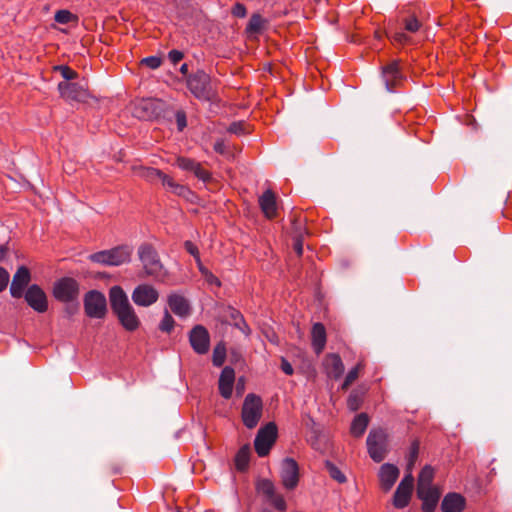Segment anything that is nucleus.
<instances>
[{"label":"nucleus","mask_w":512,"mask_h":512,"mask_svg":"<svg viewBox=\"0 0 512 512\" xmlns=\"http://www.w3.org/2000/svg\"><path fill=\"white\" fill-rule=\"evenodd\" d=\"M235 381V371L230 366L223 368L218 382L219 392L225 399H229L232 395L233 384Z\"/></svg>","instance_id":"obj_21"},{"label":"nucleus","mask_w":512,"mask_h":512,"mask_svg":"<svg viewBox=\"0 0 512 512\" xmlns=\"http://www.w3.org/2000/svg\"><path fill=\"white\" fill-rule=\"evenodd\" d=\"M325 467L329 473V476L334 479L335 481H337L338 483H345L347 478L346 476L344 475V473L335 465L333 464L331 461H326L325 462Z\"/></svg>","instance_id":"obj_35"},{"label":"nucleus","mask_w":512,"mask_h":512,"mask_svg":"<svg viewBox=\"0 0 512 512\" xmlns=\"http://www.w3.org/2000/svg\"><path fill=\"white\" fill-rule=\"evenodd\" d=\"M404 27L406 31L415 33L420 29L421 23L415 16H411L404 20Z\"/></svg>","instance_id":"obj_42"},{"label":"nucleus","mask_w":512,"mask_h":512,"mask_svg":"<svg viewBox=\"0 0 512 512\" xmlns=\"http://www.w3.org/2000/svg\"><path fill=\"white\" fill-rule=\"evenodd\" d=\"M140 175L148 181H154L156 179L163 181V177L166 176L160 170L150 167L141 168Z\"/></svg>","instance_id":"obj_37"},{"label":"nucleus","mask_w":512,"mask_h":512,"mask_svg":"<svg viewBox=\"0 0 512 512\" xmlns=\"http://www.w3.org/2000/svg\"><path fill=\"white\" fill-rule=\"evenodd\" d=\"M259 205L261 210L265 214L267 218H273L276 216L277 204H276V196L273 191L270 189L266 190L259 197Z\"/></svg>","instance_id":"obj_26"},{"label":"nucleus","mask_w":512,"mask_h":512,"mask_svg":"<svg viewBox=\"0 0 512 512\" xmlns=\"http://www.w3.org/2000/svg\"><path fill=\"white\" fill-rule=\"evenodd\" d=\"M116 315L121 325L128 331H134L140 325V320L131 305L120 310Z\"/></svg>","instance_id":"obj_25"},{"label":"nucleus","mask_w":512,"mask_h":512,"mask_svg":"<svg viewBox=\"0 0 512 512\" xmlns=\"http://www.w3.org/2000/svg\"><path fill=\"white\" fill-rule=\"evenodd\" d=\"M235 314L237 315L238 321L234 322V326L237 327L240 331H242L245 335H249L250 329L247 323L245 322L243 316L240 314V312H235Z\"/></svg>","instance_id":"obj_47"},{"label":"nucleus","mask_w":512,"mask_h":512,"mask_svg":"<svg viewBox=\"0 0 512 512\" xmlns=\"http://www.w3.org/2000/svg\"><path fill=\"white\" fill-rule=\"evenodd\" d=\"M294 237V244L293 248L298 256H301L303 254V237L304 236H293Z\"/></svg>","instance_id":"obj_53"},{"label":"nucleus","mask_w":512,"mask_h":512,"mask_svg":"<svg viewBox=\"0 0 512 512\" xmlns=\"http://www.w3.org/2000/svg\"><path fill=\"white\" fill-rule=\"evenodd\" d=\"M175 321L173 317L170 315L168 310H165L163 319L161 320L159 324V329L162 332L170 333L172 329L174 328Z\"/></svg>","instance_id":"obj_39"},{"label":"nucleus","mask_w":512,"mask_h":512,"mask_svg":"<svg viewBox=\"0 0 512 512\" xmlns=\"http://www.w3.org/2000/svg\"><path fill=\"white\" fill-rule=\"evenodd\" d=\"M280 476L286 489H294L299 481V467L292 458H285L281 464Z\"/></svg>","instance_id":"obj_11"},{"label":"nucleus","mask_w":512,"mask_h":512,"mask_svg":"<svg viewBox=\"0 0 512 512\" xmlns=\"http://www.w3.org/2000/svg\"><path fill=\"white\" fill-rule=\"evenodd\" d=\"M65 313L68 316H73L79 311V302L77 300L65 301Z\"/></svg>","instance_id":"obj_48"},{"label":"nucleus","mask_w":512,"mask_h":512,"mask_svg":"<svg viewBox=\"0 0 512 512\" xmlns=\"http://www.w3.org/2000/svg\"><path fill=\"white\" fill-rule=\"evenodd\" d=\"M250 453L249 445H244L239 449L235 456V466L237 470L241 472L246 471L249 464Z\"/></svg>","instance_id":"obj_32"},{"label":"nucleus","mask_w":512,"mask_h":512,"mask_svg":"<svg viewBox=\"0 0 512 512\" xmlns=\"http://www.w3.org/2000/svg\"><path fill=\"white\" fill-rule=\"evenodd\" d=\"M262 407V400L259 396L250 393L245 397L242 406V420L248 429L257 426L262 416Z\"/></svg>","instance_id":"obj_4"},{"label":"nucleus","mask_w":512,"mask_h":512,"mask_svg":"<svg viewBox=\"0 0 512 512\" xmlns=\"http://www.w3.org/2000/svg\"><path fill=\"white\" fill-rule=\"evenodd\" d=\"M228 131L230 133H233L236 135H241V134L245 133L244 123L243 122H234L229 126Z\"/></svg>","instance_id":"obj_50"},{"label":"nucleus","mask_w":512,"mask_h":512,"mask_svg":"<svg viewBox=\"0 0 512 512\" xmlns=\"http://www.w3.org/2000/svg\"><path fill=\"white\" fill-rule=\"evenodd\" d=\"M54 297L62 302L77 300L79 296L78 282L70 277H64L54 284Z\"/></svg>","instance_id":"obj_8"},{"label":"nucleus","mask_w":512,"mask_h":512,"mask_svg":"<svg viewBox=\"0 0 512 512\" xmlns=\"http://www.w3.org/2000/svg\"><path fill=\"white\" fill-rule=\"evenodd\" d=\"M58 91L67 101L85 102L89 97L88 90L79 83L62 81L58 84Z\"/></svg>","instance_id":"obj_10"},{"label":"nucleus","mask_w":512,"mask_h":512,"mask_svg":"<svg viewBox=\"0 0 512 512\" xmlns=\"http://www.w3.org/2000/svg\"><path fill=\"white\" fill-rule=\"evenodd\" d=\"M214 149L216 152L223 154L225 152V145L223 141H218L214 144Z\"/></svg>","instance_id":"obj_60"},{"label":"nucleus","mask_w":512,"mask_h":512,"mask_svg":"<svg viewBox=\"0 0 512 512\" xmlns=\"http://www.w3.org/2000/svg\"><path fill=\"white\" fill-rule=\"evenodd\" d=\"M413 482L414 478L411 474V471L402 479V481L399 483V487L406 488L409 490L413 489Z\"/></svg>","instance_id":"obj_52"},{"label":"nucleus","mask_w":512,"mask_h":512,"mask_svg":"<svg viewBox=\"0 0 512 512\" xmlns=\"http://www.w3.org/2000/svg\"><path fill=\"white\" fill-rule=\"evenodd\" d=\"M132 250L128 246H118L110 250H103L89 256L92 262L108 266H119L130 260Z\"/></svg>","instance_id":"obj_2"},{"label":"nucleus","mask_w":512,"mask_h":512,"mask_svg":"<svg viewBox=\"0 0 512 512\" xmlns=\"http://www.w3.org/2000/svg\"><path fill=\"white\" fill-rule=\"evenodd\" d=\"M195 261L197 263V266H198V269H199L200 273L202 274V269H207V268L202 264L201 259H200V255L195 257Z\"/></svg>","instance_id":"obj_63"},{"label":"nucleus","mask_w":512,"mask_h":512,"mask_svg":"<svg viewBox=\"0 0 512 512\" xmlns=\"http://www.w3.org/2000/svg\"><path fill=\"white\" fill-rule=\"evenodd\" d=\"M31 280L30 271L25 266H20L13 275L10 286V294L14 298H20L24 294V289Z\"/></svg>","instance_id":"obj_16"},{"label":"nucleus","mask_w":512,"mask_h":512,"mask_svg":"<svg viewBox=\"0 0 512 512\" xmlns=\"http://www.w3.org/2000/svg\"><path fill=\"white\" fill-rule=\"evenodd\" d=\"M281 369L287 375H292L294 373L292 365L284 357L281 359Z\"/></svg>","instance_id":"obj_56"},{"label":"nucleus","mask_w":512,"mask_h":512,"mask_svg":"<svg viewBox=\"0 0 512 512\" xmlns=\"http://www.w3.org/2000/svg\"><path fill=\"white\" fill-rule=\"evenodd\" d=\"M360 365H357L353 369H351L345 378H347L348 381L354 382L358 378V371H359Z\"/></svg>","instance_id":"obj_58"},{"label":"nucleus","mask_w":512,"mask_h":512,"mask_svg":"<svg viewBox=\"0 0 512 512\" xmlns=\"http://www.w3.org/2000/svg\"><path fill=\"white\" fill-rule=\"evenodd\" d=\"M184 247L186 251L191 254L194 258L199 255V250L196 245H194L191 241H186L184 243Z\"/></svg>","instance_id":"obj_55"},{"label":"nucleus","mask_w":512,"mask_h":512,"mask_svg":"<svg viewBox=\"0 0 512 512\" xmlns=\"http://www.w3.org/2000/svg\"><path fill=\"white\" fill-rule=\"evenodd\" d=\"M411 494L412 490L398 486L393 495V505L398 509L405 508L409 504Z\"/></svg>","instance_id":"obj_31"},{"label":"nucleus","mask_w":512,"mask_h":512,"mask_svg":"<svg viewBox=\"0 0 512 512\" xmlns=\"http://www.w3.org/2000/svg\"><path fill=\"white\" fill-rule=\"evenodd\" d=\"M176 164L180 169L192 172L198 179L202 180L203 182H209L211 180V174L209 171L204 169L201 163L196 162L193 159L178 157Z\"/></svg>","instance_id":"obj_17"},{"label":"nucleus","mask_w":512,"mask_h":512,"mask_svg":"<svg viewBox=\"0 0 512 512\" xmlns=\"http://www.w3.org/2000/svg\"><path fill=\"white\" fill-rule=\"evenodd\" d=\"M294 236H304L306 230L301 223L292 224Z\"/></svg>","instance_id":"obj_59"},{"label":"nucleus","mask_w":512,"mask_h":512,"mask_svg":"<svg viewBox=\"0 0 512 512\" xmlns=\"http://www.w3.org/2000/svg\"><path fill=\"white\" fill-rule=\"evenodd\" d=\"M326 375L332 379H339L344 372V365L336 353L327 354L323 360Z\"/></svg>","instance_id":"obj_19"},{"label":"nucleus","mask_w":512,"mask_h":512,"mask_svg":"<svg viewBox=\"0 0 512 512\" xmlns=\"http://www.w3.org/2000/svg\"><path fill=\"white\" fill-rule=\"evenodd\" d=\"M9 282V273L3 267H0V292L6 289Z\"/></svg>","instance_id":"obj_51"},{"label":"nucleus","mask_w":512,"mask_h":512,"mask_svg":"<svg viewBox=\"0 0 512 512\" xmlns=\"http://www.w3.org/2000/svg\"><path fill=\"white\" fill-rule=\"evenodd\" d=\"M257 489L260 493L266 496L268 501L279 511L286 510V502L282 495L276 492L274 484L268 480L263 479L259 481L257 485Z\"/></svg>","instance_id":"obj_15"},{"label":"nucleus","mask_w":512,"mask_h":512,"mask_svg":"<svg viewBox=\"0 0 512 512\" xmlns=\"http://www.w3.org/2000/svg\"><path fill=\"white\" fill-rule=\"evenodd\" d=\"M232 15L238 18H243L247 14L246 7L241 3H236L232 8Z\"/></svg>","instance_id":"obj_49"},{"label":"nucleus","mask_w":512,"mask_h":512,"mask_svg":"<svg viewBox=\"0 0 512 512\" xmlns=\"http://www.w3.org/2000/svg\"><path fill=\"white\" fill-rule=\"evenodd\" d=\"M440 491L436 488L417 489V496L422 500V510L424 512H433L440 498Z\"/></svg>","instance_id":"obj_20"},{"label":"nucleus","mask_w":512,"mask_h":512,"mask_svg":"<svg viewBox=\"0 0 512 512\" xmlns=\"http://www.w3.org/2000/svg\"><path fill=\"white\" fill-rule=\"evenodd\" d=\"M195 261L197 263V266H198V269H199L200 273L202 274V269H207V268L202 264L201 259H200V255L195 257Z\"/></svg>","instance_id":"obj_64"},{"label":"nucleus","mask_w":512,"mask_h":512,"mask_svg":"<svg viewBox=\"0 0 512 512\" xmlns=\"http://www.w3.org/2000/svg\"><path fill=\"white\" fill-rule=\"evenodd\" d=\"M419 455V443L418 441H414L410 447L409 455H408V462H407V470L411 471L413 466L415 465V462Z\"/></svg>","instance_id":"obj_41"},{"label":"nucleus","mask_w":512,"mask_h":512,"mask_svg":"<svg viewBox=\"0 0 512 512\" xmlns=\"http://www.w3.org/2000/svg\"><path fill=\"white\" fill-rule=\"evenodd\" d=\"M133 116L141 120H152L160 114L159 102L153 99H142L134 105Z\"/></svg>","instance_id":"obj_14"},{"label":"nucleus","mask_w":512,"mask_h":512,"mask_svg":"<svg viewBox=\"0 0 512 512\" xmlns=\"http://www.w3.org/2000/svg\"><path fill=\"white\" fill-rule=\"evenodd\" d=\"M202 276L209 285L220 287V280L208 269H202Z\"/></svg>","instance_id":"obj_45"},{"label":"nucleus","mask_w":512,"mask_h":512,"mask_svg":"<svg viewBox=\"0 0 512 512\" xmlns=\"http://www.w3.org/2000/svg\"><path fill=\"white\" fill-rule=\"evenodd\" d=\"M392 40L397 43L403 44L409 40V37L403 32H395L394 35L392 36Z\"/></svg>","instance_id":"obj_57"},{"label":"nucleus","mask_w":512,"mask_h":512,"mask_svg":"<svg viewBox=\"0 0 512 512\" xmlns=\"http://www.w3.org/2000/svg\"><path fill=\"white\" fill-rule=\"evenodd\" d=\"M162 184L171 190L174 194L189 199L193 195L192 191L184 185L176 183L171 177H163Z\"/></svg>","instance_id":"obj_29"},{"label":"nucleus","mask_w":512,"mask_h":512,"mask_svg":"<svg viewBox=\"0 0 512 512\" xmlns=\"http://www.w3.org/2000/svg\"><path fill=\"white\" fill-rule=\"evenodd\" d=\"M245 381L243 378H239L236 384V391L238 394H242L244 391Z\"/></svg>","instance_id":"obj_61"},{"label":"nucleus","mask_w":512,"mask_h":512,"mask_svg":"<svg viewBox=\"0 0 512 512\" xmlns=\"http://www.w3.org/2000/svg\"><path fill=\"white\" fill-rule=\"evenodd\" d=\"M382 78L387 91L391 92L401 82L403 75L397 61H393L382 68Z\"/></svg>","instance_id":"obj_18"},{"label":"nucleus","mask_w":512,"mask_h":512,"mask_svg":"<svg viewBox=\"0 0 512 512\" xmlns=\"http://www.w3.org/2000/svg\"><path fill=\"white\" fill-rule=\"evenodd\" d=\"M176 123L179 131H182L187 126L186 113L184 110H177L175 113Z\"/></svg>","instance_id":"obj_46"},{"label":"nucleus","mask_w":512,"mask_h":512,"mask_svg":"<svg viewBox=\"0 0 512 512\" xmlns=\"http://www.w3.org/2000/svg\"><path fill=\"white\" fill-rule=\"evenodd\" d=\"M369 423V417L366 413L357 415L351 424V433L355 437H360L364 434Z\"/></svg>","instance_id":"obj_30"},{"label":"nucleus","mask_w":512,"mask_h":512,"mask_svg":"<svg viewBox=\"0 0 512 512\" xmlns=\"http://www.w3.org/2000/svg\"><path fill=\"white\" fill-rule=\"evenodd\" d=\"M214 84L215 82L211 79L210 75L202 69H198L187 77L189 91L201 101L211 103L218 101Z\"/></svg>","instance_id":"obj_1"},{"label":"nucleus","mask_w":512,"mask_h":512,"mask_svg":"<svg viewBox=\"0 0 512 512\" xmlns=\"http://www.w3.org/2000/svg\"><path fill=\"white\" fill-rule=\"evenodd\" d=\"M72 14L67 10H59L55 13L54 19L60 24H67L70 22Z\"/></svg>","instance_id":"obj_43"},{"label":"nucleus","mask_w":512,"mask_h":512,"mask_svg":"<svg viewBox=\"0 0 512 512\" xmlns=\"http://www.w3.org/2000/svg\"><path fill=\"white\" fill-rule=\"evenodd\" d=\"M141 63L151 69H157L158 67H160L162 60L160 57L157 56H149L142 59Z\"/></svg>","instance_id":"obj_44"},{"label":"nucleus","mask_w":512,"mask_h":512,"mask_svg":"<svg viewBox=\"0 0 512 512\" xmlns=\"http://www.w3.org/2000/svg\"><path fill=\"white\" fill-rule=\"evenodd\" d=\"M27 304L36 312L44 313L48 309V301L45 292L40 286L33 284L24 294Z\"/></svg>","instance_id":"obj_13"},{"label":"nucleus","mask_w":512,"mask_h":512,"mask_svg":"<svg viewBox=\"0 0 512 512\" xmlns=\"http://www.w3.org/2000/svg\"><path fill=\"white\" fill-rule=\"evenodd\" d=\"M133 302L142 307H149L159 298L158 291L149 284H140L132 292Z\"/></svg>","instance_id":"obj_12"},{"label":"nucleus","mask_w":512,"mask_h":512,"mask_svg":"<svg viewBox=\"0 0 512 512\" xmlns=\"http://www.w3.org/2000/svg\"><path fill=\"white\" fill-rule=\"evenodd\" d=\"M55 71H58L60 75L63 77L64 81L69 82L70 80H73L77 78L78 73L71 69L69 66L66 65H58L54 67Z\"/></svg>","instance_id":"obj_38"},{"label":"nucleus","mask_w":512,"mask_h":512,"mask_svg":"<svg viewBox=\"0 0 512 512\" xmlns=\"http://www.w3.org/2000/svg\"><path fill=\"white\" fill-rule=\"evenodd\" d=\"M226 356V347L223 342L218 343L214 350H213V356H212V362L214 366L220 367L223 365L225 361Z\"/></svg>","instance_id":"obj_34"},{"label":"nucleus","mask_w":512,"mask_h":512,"mask_svg":"<svg viewBox=\"0 0 512 512\" xmlns=\"http://www.w3.org/2000/svg\"><path fill=\"white\" fill-rule=\"evenodd\" d=\"M369 456L377 463L383 461L388 452L387 436L382 429H372L366 440Z\"/></svg>","instance_id":"obj_5"},{"label":"nucleus","mask_w":512,"mask_h":512,"mask_svg":"<svg viewBox=\"0 0 512 512\" xmlns=\"http://www.w3.org/2000/svg\"><path fill=\"white\" fill-rule=\"evenodd\" d=\"M8 252V247L6 245H0V262L4 261Z\"/></svg>","instance_id":"obj_62"},{"label":"nucleus","mask_w":512,"mask_h":512,"mask_svg":"<svg viewBox=\"0 0 512 512\" xmlns=\"http://www.w3.org/2000/svg\"><path fill=\"white\" fill-rule=\"evenodd\" d=\"M312 346L316 354H320L326 344V330L323 324L315 323L311 331Z\"/></svg>","instance_id":"obj_28"},{"label":"nucleus","mask_w":512,"mask_h":512,"mask_svg":"<svg viewBox=\"0 0 512 512\" xmlns=\"http://www.w3.org/2000/svg\"><path fill=\"white\" fill-rule=\"evenodd\" d=\"M277 438V426L274 422L260 428L254 440V447L260 457L266 456Z\"/></svg>","instance_id":"obj_7"},{"label":"nucleus","mask_w":512,"mask_h":512,"mask_svg":"<svg viewBox=\"0 0 512 512\" xmlns=\"http://www.w3.org/2000/svg\"><path fill=\"white\" fill-rule=\"evenodd\" d=\"M264 25V20L259 14H253L247 24L246 30L249 33H259Z\"/></svg>","instance_id":"obj_36"},{"label":"nucleus","mask_w":512,"mask_h":512,"mask_svg":"<svg viewBox=\"0 0 512 512\" xmlns=\"http://www.w3.org/2000/svg\"><path fill=\"white\" fill-rule=\"evenodd\" d=\"M434 477V470L431 466L426 465L420 472L417 482V489L433 488L432 480Z\"/></svg>","instance_id":"obj_33"},{"label":"nucleus","mask_w":512,"mask_h":512,"mask_svg":"<svg viewBox=\"0 0 512 512\" xmlns=\"http://www.w3.org/2000/svg\"><path fill=\"white\" fill-rule=\"evenodd\" d=\"M109 299L111 308L115 314L131 305L126 293L120 286H113L110 288Z\"/></svg>","instance_id":"obj_24"},{"label":"nucleus","mask_w":512,"mask_h":512,"mask_svg":"<svg viewBox=\"0 0 512 512\" xmlns=\"http://www.w3.org/2000/svg\"><path fill=\"white\" fill-rule=\"evenodd\" d=\"M466 500L459 493H448L442 500L441 510L443 512H462L465 509Z\"/></svg>","instance_id":"obj_23"},{"label":"nucleus","mask_w":512,"mask_h":512,"mask_svg":"<svg viewBox=\"0 0 512 512\" xmlns=\"http://www.w3.org/2000/svg\"><path fill=\"white\" fill-rule=\"evenodd\" d=\"M189 343L197 354H206L210 347L208 330L202 325L194 326L189 332Z\"/></svg>","instance_id":"obj_9"},{"label":"nucleus","mask_w":512,"mask_h":512,"mask_svg":"<svg viewBox=\"0 0 512 512\" xmlns=\"http://www.w3.org/2000/svg\"><path fill=\"white\" fill-rule=\"evenodd\" d=\"M84 310L88 317L102 319L107 313V301L103 293L91 290L84 296Z\"/></svg>","instance_id":"obj_6"},{"label":"nucleus","mask_w":512,"mask_h":512,"mask_svg":"<svg viewBox=\"0 0 512 512\" xmlns=\"http://www.w3.org/2000/svg\"><path fill=\"white\" fill-rule=\"evenodd\" d=\"M362 403V396L356 391H352L347 399V407L351 411H356L360 408Z\"/></svg>","instance_id":"obj_40"},{"label":"nucleus","mask_w":512,"mask_h":512,"mask_svg":"<svg viewBox=\"0 0 512 512\" xmlns=\"http://www.w3.org/2000/svg\"><path fill=\"white\" fill-rule=\"evenodd\" d=\"M399 476V469L393 464H383L380 467L379 478L384 491H389Z\"/></svg>","instance_id":"obj_22"},{"label":"nucleus","mask_w":512,"mask_h":512,"mask_svg":"<svg viewBox=\"0 0 512 512\" xmlns=\"http://www.w3.org/2000/svg\"><path fill=\"white\" fill-rule=\"evenodd\" d=\"M138 256L147 276L159 278L163 275V265L157 251L150 244H142L138 248Z\"/></svg>","instance_id":"obj_3"},{"label":"nucleus","mask_w":512,"mask_h":512,"mask_svg":"<svg viewBox=\"0 0 512 512\" xmlns=\"http://www.w3.org/2000/svg\"><path fill=\"white\" fill-rule=\"evenodd\" d=\"M184 57V54L183 52L179 51V50H171L169 53H168V58L169 60L173 63V64H176L178 63L179 61H181Z\"/></svg>","instance_id":"obj_54"},{"label":"nucleus","mask_w":512,"mask_h":512,"mask_svg":"<svg viewBox=\"0 0 512 512\" xmlns=\"http://www.w3.org/2000/svg\"><path fill=\"white\" fill-rule=\"evenodd\" d=\"M168 305L171 311L180 316H187L190 312V305L185 297L179 294H171L168 297Z\"/></svg>","instance_id":"obj_27"}]
</instances>
